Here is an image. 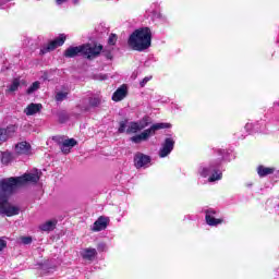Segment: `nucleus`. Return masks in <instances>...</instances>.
Listing matches in <instances>:
<instances>
[{"instance_id": "f257e3e1", "label": "nucleus", "mask_w": 279, "mask_h": 279, "mask_svg": "<svg viewBox=\"0 0 279 279\" xmlns=\"http://www.w3.org/2000/svg\"><path fill=\"white\" fill-rule=\"evenodd\" d=\"M19 186H21L19 177L0 180V215H5V217H14V215H19V207L11 205L9 202L10 195H12Z\"/></svg>"}, {"instance_id": "f03ea898", "label": "nucleus", "mask_w": 279, "mask_h": 279, "mask_svg": "<svg viewBox=\"0 0 279 279\" xmlns=\"http://www.w3.org/2000/svg\"><path fill=\"white\" fill-rule=\"evenodd\" d=\"M128 45L133 51H145L151 47V29L142 27L135 29L129 37Z\"/></svg>"}, {"instance_id": "7ed1b4c3", "label": "nucleus", "mask_w": 279, "mask_h": 279, "mask_svg": "<svg viewBox=\"0 0 279 279\" xmlns=\"http://www.w3.org/2000/svg\"><path fill=\"white\" fill-rule=\"evenodd\" d=\"M104 47L101 45H82L76 47H70L64 51L65 58H75V56H84L88 60L93 58H97L99 53H101V50Z\"/></svg>"}, {"instance_id": "20e7f679", "label": "nucleus", "mask_w": 279, "mask_h": 279, "mask_svg": "<svg viewBox=\"0 0 279 279\" xmlns=\"http://www.w3.org/2000/svg\"><path fill=\"white\" fill-rule=\"evenodd\" d=\"M169 128H171V124H169V123H162V122L155 123L149 129H146L142 133L132 136L131 142L138 145L145 141H149V138H151V136L156 135V132H158V130H167Z\"/></svg>"}, {"instance_id": "39448f33", "label": "nucleus", "mask_w": 279, "mask_h": 279, "mask_svg": "<svg viewBox=\"0 0 279 279\" xmlns=\"http://www.w3.org/2000/svg\"><path fill=\"white\" fill-rule=\"evenodd\" d=\"M198 175L206 178L208 182H217L221 180V172H219V163L201 166L198 168Z\"/></svg>"}, {"instance_id": "423d86ee", "label": "nucleus", "mask_w": 279, "mask_h": 279, "mask_svg": "<svg viewBox=\"0 0 279 279\" xmlns=\"http://www.w3.org/2000/svg\"><path fill=\"white\" fill-rule=\"evenodd\" d=\"M40 175H43V172H40L38 169L32 170L31 172L25 173L22 177H17L20 185L23 186V184H38V181L40 180Z\"/></svg>"}, {"instance_id": "0eeeda50", "label": "nucleus", "mask_w": 279, "mask_h": 279, "mask_svg": "<svg viewBox=\"0 0 279 279\" xmlns=\"http://www.w3.org/2000/svg\"><path fill=\"white\" fill-rule=\"evenodd\" d=\"M173 147H175V138L171 136L166 137L158 153L159 158H167L173 151Z\"/></svg>"}, {"instance_id": "6e6552de", "label": "nucleus", "mask_w": 279, "mask_h": 279, "mask_svg": "<svg viewBox=\"0 0 279 279\" xmlns=\"http://www.w3.org/2000/svg\"><path fill=\"white\" fill-rule=\"evenodd\" d=\"M151 165V157L143 153H136L134 156V166L136 169H147Z\"/></svg>"}, {"instance_id": "1a4fd4ad", "label": "nucleus", "mask_w": 279, "mask_h": 279, "mask_svg": "<svg viewBox=\"0 0 279 279\" xmlns=\"http://www.w3.org/2000/svg\"><path fill=\"white\" fill-rule=\"evenodd\" d=\"M217 215H219V211L213 208L205 209V219L207 226H220V223H223V219L217 218Z\"/></svg>"}, {"instance_id": "9d476101", "label": "nucleus", "mask_w": 279, "mask_h": 279, "mask_svg": "<svg viewBox=\"0 0 279 279\" xmlns=\"http://www.w3.org/2000/svg\"><path fill=\"white\" fill-rule=\"evenodd\" d=\"M148 125L149 122H147V119H142L137 122H130L128 124L126 134H136L142 130H145Z\"/></svg>"}, {"instance_id": "9b49d317", "label": "nucleus", "mask_w": 279, "mask_h": 279, "mask_svg": "<svg viewBox=\"0 0 279 279\" xmlns=\"http://www.w3.org/2000/svg\"><path fill=\"white\" fill-rule=\"evenodd\" d=\"M16 130H19V126L14 124L8 125L5 129H0V145L12 138L16 134Z\"/></svg>"}, {"instance_id": "f8f14e48", "label": "nucleus", "mask_w": 279, "mask_h": 279, "mask_svg": "<svg viewBox=\"0 0 279 279\" xmlns=\"http://www.w3.org/2000/svg\"><path fill=\"white\" fill-rule=\"evenodd\" d=\"M57 141H58V143L60 145V149L63 154H70L71 149H73V147H75V145H77V141H75V138L64 140V137H58Z\"/></svg>"}, {"instance_id": "ddd939ff", "label": "nucleus", "mask_w": 279, "mask_h": 279, "mask_svg": "<svg viewBox=\"0 0 279 279\" xmlns=\"http://www.w3.org/2000/svg\"><path fill=\"white\" fill-rule=\"evenodd\" d=\"M64 40H66V36L60 35L54 40L50 41L47 47H44L41 53H47V51H53L54 49H58V47H62Z\"/></svg>"}, {"instance_id": "4468645a", "label": "nucleus", "mask_w": 279, "mask_h": 279, "mask_svg": "<svg viewBox=\"0 0 279 279\" xmlns=\"http://www.w3.org/2000/svg\"><path fill=\"white\" fill-rule=\"evenodd\" d=\"M109 221L110 219L101 216L94 222L92 230L94 232H101V230H106V228H108Z\"/></svg>"}, {"instance_id": "2eb2a0df", "label": "nucleus", "mask_w": 279, "mask_h": 279, "mask_svg": "<svg viewBox=\"0 0 279 279\" xmlns=\"http://www.w3.org/2000/svg\"><path fill=\"white\" fill-rule=\"evenodd\" d=\"M128 97V85L120 86L112 95L113 101H123Z\"/></svg>"}, {"instance_id": "dca6fc26", "label": "nucleus", "mask_w": 279, "mask_h": 279, "mask_svg": "<svg viewBox=\"0 0 279 279\" xmlns=\"http://www.w3.org/2000/svg\"><path fill=\"white\" fill-rule=\"evenodd\" d=\"M40 110H43V105L32 102L24 109V112L26 117H33V114H38Z\"/></svg>"}, {"instance_id": "f3484780", "label": "nucleus", "mask_w": 279, "mask_h": 279, "mask_svg": "<svg viewBox=\"0 0 279 279\" xmlns=\"http://www.w3.org/2000/svg\"><path fill=\"white\" fill-rule=\"evenodd\" d=\"M15 151L20 155L27 156L32 153V146L27 142H21L17 145H15Z\"/></svg>"}, {"instance_id": "a211bd4d", "label": "nucleus", "mask_w": 279, "mask_h": 279, "mask_svg": "<svg viewBox=\"0 0 279 279\" xmlns=\"http://www.w3.org/2000/svg\"><path fill=\"white\" fill-rule=\"evenodd\" d=\"M81 256L84 260H95V256H97L96 248H84L81 251Z\"/></svg>"}, {"instance_id": "6ab92c4d", "label": "nucleus", "mask_w": 279, "mask_h": 279, "mask_svg": "<svg viewBox=\"0 0 279 279\" xmlns=\"http://www.w3.org/2000/svg\"><path fill=\"white\" fill-rule=\"evenodd\" d=\"M58 225L57 220H48L45 223L40 225V230L43 232H51V230H56V226Z\"/></svg>"}, {"instance_id": "aec40b11", "label": "nucleus", "mask_w": 279, "mask_h": 279, "mask_svg": "<svg viewBox=\"0 0 279 279\" xmlns=\"http://www.w3.org/2000/svg\"><path fill=\"white\" fill-rule=\"evenodd\" d=\"M275 169L274 168H267L265 166H259L257 168V173L259 178H265L266 175H271L274 173Z\"/></svg>"}, {"instance_id": "412c9836", "label": "nucleus", "mask_w": 279, "mask_h": 279, "mask_svg": "<svg viewBox=\"0 0 279 279\" xmlns=\"http://www.w3.org/2000/svg\"><path fill=\"white\" fill-rule=\"evenodd\" d=\"M12 153L10 151H3L1 153V162L2 165H10V161L13 160Z\"/></svg>"}, {"instance_id": "4be33fe9", "label": "nucleus", "mask_w": 279, "mask_h": 279, "mask_svg": "<svg viewBox=\"0 0 279 279\" xmlns=\"http://www.w3.org/2000/svg\"><path fill=\"white\" fill-rule=\"evenodd\" d=\"M19 86H21V80L14 78L9 86V93H15V90H19Z\"/></svg>"}, {"instance_id": "5701e85b", "label": "nucleus", "mask_w": 279, "mask_h": 279, "mask_svg": "<svg viewBox=\"0 0 279 279\" xmlns=\"http://www.w3.org/2000/svg\"><path fill=\"white\" fill-rule=\"evenodd\" d=\"M40 88V82L36 81L34 82L28 88H27V95H32L33 93H36Z\"/></svg>"}, {"instance_id": "b1692460", "label": "nucleus", "mask_w": 279, "mask_h": 279, "mask_svg": "<svg viewBox=\"0 0 279 279\" xmlns=\"http://www.w3.org/2000/svg\"><path fill=\"white\" fill-rule=\"evenodd\" d=\"M66 97H69V90L65 92H58L56 94V101H64V99H66Z\"/></svg>"}, {"instance_id": "393cba45", "label": "nucleus", "mask_w": 279, "mask_h": 279, "mask_svg": "<svg viewBox=\"0 0 279 279\" xmlns=\"http://www.w3.org/2000/svg\"><path fill=\"white\" fill-rule=\"evenodd\" d=\"M128 125H129L128 120L121 121L120 126L118 129V132L120 134H123V133L128 132Z\"/></svg>"}, {"instance_id": "a878e982", "label": "nucleus", "mask_w": 279, "mask_h": 279, "mask_svg": "<svg viewBox=\"0 0 279 279\" xmlns=\"http://www.w3.org/2000/svg\"><path fill=\"white\" fill-rule=\"evenodd\" d=\"M101 104V98L100 97H94L89 99V106L92 108H97Z\"/></svg>"}, {"instance_id": "bb28decb", "label": "nucleus", "mask_w": 279, "mask_h": 279, "mask_svg": "<svg viewBox=\"0 0 279 279\" xmlns=\"http://www.w3.org/2000/svg\"><path fill=\"white\" fill-rule=\"evenodd\" d=\"M108 45H110L111 47H114V45H117V35L116 34H111L109 36Z\"/></svg>"}, {"instance_id": "cd10ccee", "label": "nucleus", "mask_w": 279, "mask_h": 279, "mask_svg": "<svg viewBox=\"0 0 279 279\" xmlns=\"http://www.w3.org/2000/svg\"><path fill=\"white\" fill-rule=\"evenodd\" d=\"M7 246H8V242H5V240L0 238V252H3V250H5Z\"/></svg>"}, {"instance_id": "c85d7f7f", "label": "nucleus", "mask_w": 279, "mask_h": 279, "mask_svg": "<svg viewBox=\"0 0 279 279\" xmlns=\"http://www.w3.org/2000/svg\"><path fill=\"white\" fill-rule=\"evenodd\" d=\"M21 241H22V243H23L24 245H29V243H32V238H29V236H24V238L21 239Z\"/></svg>"}, {"instance_id": "c756f323", "label": "nucleus", "mask_w": 279, "mask_h": 279, "mask_svg": "<svg viewBox=\"0 0 279 279\" xmlns=\"http://www.w3.org/2000/svg\"><path fill=\"white\" fill-rule=\"evenodd\" d=\"M108 246L106 245V243H100L98 244V252H107Z\"/></svg>"}, {"instance_id": "7c9ffc66", "label": "nucleus", "mask_w": 279, "mask_h": 279, "mask_svg": "<svg viewBox=\"0 0 279 279\" xmlns=\"http://www.w3.org/2000/svg\"><path fill=\"white\" fill-rule=\"evenodd\" d=\"M149 80H151V76L144 77L143 81L140 83V86L143 88L145 86V84H147V82H149Z\"/></svg>"}, {"instance_id": "2f4dec72", "label": "nucleus", "mask_w": 279, "mask_h": 279, "mask_svg": "<svg viewBox=\"0 0 279 279\" xmlns=\"http://www.w3.org/2000/svg\"><path fill=\"white\" fill-rule=\"evenodd\" d=\"M245 130H246V132H252V130H254V124H252V123H246Z\"/></svg>"}, {"instance_id": "473e14b6", "label": "nucleus", "mask_w": 279, "mask_h": 279, "mask_svg": "<svg viewBox=\"0 0 279 279\" xmlns=\"http://www.w3.org/2000/svg\"><path fill=\"white\" fill-rule=\"evenodd\" d=\"M57 5H62V3H66V0H56Z\"/></svg>"}, {"instance_id": "72a5a7b5", "label": "nucleus", "mask_w": 279, "mask_h": 279, "mask_svg": "<svg viewBox=\"0 0 279 279\" xmlns=\"http://www.w3.org/2000/svg\"><path fill=\"white\" fill-rule=\"evenodd\" d=\"M218 154H219L220 156H222V157H221V160H223V154H226V150H223V149H218Z\"/></svg>"}, {"instance_id": "f704fd0d", "label": "nucleus", "mask_w": 279, "mask_h": 279, "mask_svg": "<svg viewBox=\"0 0 279 279\" xmlns=\"http://www.w3.org/2000/svg\"><path fill=\"white\" fill-rule=\"evenodd\" d=\"M107 58H108L109 60H111V59H112V54H111V53H108V54H107Z\"/></svg>"}, {"instance_id": "c9c22d12", "label": "nucleus", "mask_w": 279, "mask_h": 279, "mask_svg": "<svg viewBox=\"0 0 279 279\" xmlns=\"http://www.w3.org/2000/svg\"><path fill=\"white\" fill-rule=\"evenodd\" d=\"M60 122L64 123V119L62 118V116H60Z\"/></svg>"}]
</instances>
